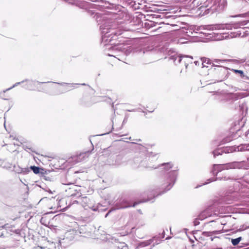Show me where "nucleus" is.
<instances>
[{
	"instance_id": "nucleus-1",
	"label": "nucleus",
	"mask_w": 249,
	"mask_h": 249,
	"mask_svg": "<svg viewBox=\"0 0 249 249\" xmlns=\"http://www.w3.org/2000/svg\"><path fill=\"white\" fill-rule=\"evenodd\" d=\"M249 168V164L246 161H233L226 164H214L213 168L212 173L214 176H217V174L223 170L231 169H248Z\"/></svg>"
},
{
	"instance_id": "nucleus-2",
	"label": "nucleus",
	"mask_w": 249,
	"mask_h": 249,
	"mask_svg": "<svg viewBox=\"0 0 249 249\" xmlns=\"http://www.w3.org/2000/svg\"><path fill=\"white\" fill-rule=\"evenodd\" d=\"M177 177V173L176 171L173 170L167 173L166 175V181L162 188H165V190L162 193L171 189L174 185Z\"/></svg>"
},
{
	"instance_id": "nucleus-3",
	"label": "nucleus",
	"mask_w": 249,
	"mask_h": 249,
	"mask_svg": "<svg viewBox=\"0 0 249 249\" xmlns=\"http://www.w3.org/2000/svg\"><path fill=\"white\" fill-rule=\"evenodd\" d=\"M102 34V38L106 41L109 40V42L112 40L115 36L121 35V33H117L114 29L105 28L103 25L100 26Z\"/></svg>"
},
{
	"instance_id": "nucleus-4",
	"label": "nucleus",
	"mask_w": 249,
	"mask_h": 249,
	"mask_svg": "<svg viewBox=\"0 0 249 249\" xmlns=\"http://www.w3.org/2000/svg\"><path fill=\"white\" fill-rule=\"evenodd\" d=\"M150 199H148L143 201L135 202L132 205L127 200L123 199L120 200L118 202H117L115 206L113 207V210H116L118 209H124L130 207H135L138 204L142 202H145L149 201Z\"/></svg>"
},
{
	"instance_id": "nucleus-5",
	"label": "nucleus",
	"mask_w": 249,
	"mask_h": 249,
	"mask_svg": "<svg viewBox=\"0 0 249 249\" xmlns=\"http://www.w3.org/2000/svg\"><path fill=\"white\" fill-rule=\"evenodd\" d=\"M233 25L230 24H222L207 25L204 30H231L233 27Z\"/></svg>"
},
{
	"instance_id": "nucleus-6",
	"label": "nucleus",
	"mask_w": 249,
	"mask_h": 249,
	"mask_svg": "<svg viewBox=\"0 0 249 249\" xmlns=\"http://www.w3.org/2000/svg\"><path fill=\"white\" fill-rule=\"evenodd\" d=\"M215 66L218 68L216 72L219 73V79L217 80V81L221 82L227 79L229 76L228 69L218 65H215Z\"/></svg>"
},
{
	"instance_id": "nucleus-7",
	"label": "nucleus",
	"mask_w": 249,
	"mask_h": 249,
	"mask_svg": "<svg viewBox=\"0 0 249 249\" xmlns=\"http://www.w3.org/2000/svg\"><path fill=\"white\" fill-rule=\"evenodd\" d=\"M227 5L226 0H213V9L217 12L223 10Z\"/></svg>"
},
{
	"instance_id": "nucleus-8",
	"label": "nucleus",
	"mask_w": 249,
	"mask_h": 249,
	"mask_svg": "<svg viewBox=\"0 0 249 249\" xmlns=\"http://www.w3.org/2000/svg\"><path fill=\"white\" fill-rule=\"evenodd\" d=\"M112 50L115 51H121L124 53L125 55H128L132 51L131 46H128L126 45H122L121 44H118L112 47Z\"/></svg>"
},
{
	"instance_id": "nucleus-9",
	"label": "nucleus",
	"mask_w": 249,
	"mask_h": 249,
	"mask_svg": "<svg viewBox=\"0 0 249 249\" xmlns=\"http://www.w3.org/2000/svg\"><path fill=\"white\" fill-rule=\"evenodd\" d=\"M247 147L245 145H240L238 146H231L225 148L223 152L225 153H230L236 151H243L247 149Z\"/></svg>"
},
{
	"instance_id": "nucleus-10",
	"label": "nucleus",
	"mask_w": 249,
	"mask_h": 249,
	"mask_svg": "<svg viewBox=\"0 0 249 249\" xmlns=\"http://www.w3.org/2000/svg\"><path fill=\"white\" fill-rule=\"evenodd\" d=\"M90 153L89 151L81 153L78 155L74 156L72 159L75 163L81 162L85 160L89 157Z\"/></svg>"
},
{
	"instance_id": "nucleus-11",
	"label": "nucleus",
	"mask_w": 249,
	"mask_h": 249,
	"mask_svg": "<svg viewBox=\"0 0 249 249\" xmlns=\"http://www.w3.org/2000/svg\"><path fill=\"white\" fill-rule=\"evenodd\" d=\"M225 61L224 60H221V59H214V60L212 61L210 60L209 58L203 57L201 58V62H202V67H208L206 65V64H212V66H215V65L214 63H215L216 64H220L221 63Z\"/></svg>"
},
{
	"instance_id": "nucleus-12",
	"label": "nucleus",
	"mask_w": 249,
	"mask_h": 249,
	"mask_svg": "<svg viewBox=\"0 0 249 249\" xmlns=\"http://www.w3.org/2000/svg\"><path fill=\"white\" fill-rule=\"evenodd\" d=\"M25 81H26V84L24 85V88L29 90H34L36 84L41 83L40 82H39L38 81L33 80H26Z\"/></svg>"
},
{
	"instance_id": "nucleus-13",
	"label": "nucleus",
	"mask_w": 249,
	"mask_h": 249,
	"mask_svg": "<svg viewBox=\"0 0 249 249\" xmlns=\"http://www.w3.org/2000/svg\"><path fill=\"white\" fill-rule=\"evenodd\" d=\"M88 198L87 197H80L78 200L71 201L70 203L71 205L80 204L83 207H85V204L88 202Z\"/></svg>"
},
{
	"instance_id": "nucleus-14",
	"label": "nucleus",
	"mask_w": 249,
	"mask_h": 249,
	"mask_svg": "<svg viewBox=\"0 0 249 249\" xmlns=\"http://www.w3.org/2000/svg\"><path fill=\"white\" fill-rule=\"evenodd\" d=\"M170 59L172 60L175 64L177 65L180 63L183 60V55H180V54L175 53L174 54L170 56Z\"/></svg>"
},
{
	"instance_id": "nucleus-15",
	"label": "nucleus",
	"mask_w": 249,
	"mask_h": 249,
	"mask_svg": "<svg viewBox=\"0 0 249 249\" xmlns=\"http://www.w3.org/2000/svg\"><path fill=\"white\" fill-rule=\"evenodd\" d=\"M182 61L184 63L185 67L187 68L189 64L192 63L193 57L189 55H183V60Z\"/></svg>"
},
{
	"instance_id": "nucleus-16",
	"label": "nucleus",
	"mask_w": 249,
	"mask_h": 249,
	"mask_svg": "<svg viewBox=\"0 0 249 249\" xmlns=\"http://www.w3.org/2000/svg\"><path fill=\"white\" fill-rule=\"evenodd\" d=\"M173 164L171 162L164 163L160 166L161 169H164L165 172H167L172 167Z\"/></svg>"
},
{
	"instance_id": "nucleus-17",
	"label": "nucleus",
	"mask_w": 249,
	"mask_h": 249,
	"mask_svg": "<svg viewBox=\"0 0 249 249\" xmlns=\"http://www.w3.org/2000/svg\"><path fill=\"white\" fill-rule=\"evenodd\" d=\"M207 210H205L204 211L202 212L199 215H198V218L200 220H203L207 218L208 216H211V214H210L208 213Z\"/></svg>"
},
{
	"instance_id": "nucleus-18",
	"label": "nucleus",
	"mask_w": 249,
	"mask_h": 249,
	"mask_svg": "<svg viewBox=\"0 0 249 249\" xmlns=\"http://www.w3.org/2000/svg\"><path fill=\"white\" fill-rule=\"evenodd\" d=\"M229 179H230V178H227L226 177H224V178L217 177V178H216L214 179L210 178L208 180H209V182H212V181H213L214 180H222V179H224L225 180H228ZM208 183H209V182H206L205 183H204L203 184H207Z\"/></svg>"
},
{
	"instance_id": "nucleus-19",
	"label": "nucleus",
	"mask_w": 249,
	"mask_h": 249,
	"mask_svg": "<svg viewBox=\"0 0 249 249\" xmlns=\"http://www.w3.org/2000/svg\"><path fill=\"white\" fill-rule=\"evenodd\" d=\"M242 237H239L235 239H231V243L233 245L236 246L238 244V243L240 242V241L241 240Z\"/></svg>"
},
{
	"instance_id": "nucleus-20",
	"label": "nucleus",
	"mask_w": 249,
	"mask_h": 249,
	"mask_svg": "<svg viewBox=\"0 0 249 249\" xmlns=\"http://www.w3.org/2000/svg\"><path fill=\"white\" fill-rule=\"evenodd\" d=\"M31 169L33 171V172L36 174H38L40 172V170L41 169L38 167H36L35 166H31L30 167Z\"/></svg>"
},
{
	"instance_id": "nucleus-21",
	"label": "nucleus",
	"mask_w": 249,
	"mask_h": 249,
	"mask_svg": "<svg viewBox=\"0 0 249 249\" xmlns=\"http://www.w3.org/2000/svg\"><path fill=\"white\" fill-rule=\"evenodd\" d=\"M223 152H224L223 150L222 149L215 150L213 152V157L215 158L216 156L222 155Z\"/></svg>"
},
{
	"instance_id": "nucleus-22",
	"label": "nucleus",
	"mask_w": 249,
	"mask_h": 249,
	"mask_svg": "<svg viewBox=\"0 0 249 249\" xmlns=\"http://www.w3.org/2000/svg\"><path fill=\"white\" fill-rule=\"evenodd\" d=\"M231 71H233V72H234L235 73L239 74L241 77L245 76V74H244L243 71H242L241 70L231 69Z\"/></svg>"
},
{
	"instance_id": "nucleus-23",
	"label": "nucleus",
	"mask_w": 249,
	"mask_h": 249,
	"mask_svg": "<svg viewBox=\"0 0 249 249\" xmlns=\"http://www.w3.org/2000/svg\"><path fill=\"white\" fill-rule=\"evenodd\" d=\"M24 82V81H21V82H17V83H15V84H14V85L12 87H11V88H10L7 89L6 90V91H7V90H10V89H13V88H14V87H16V86H17L18 85H19L20 84L23 83Z\"/></svg>"
},
{
	"instance_id": "nucleus-24",
	"label": "nucleus",
	"mask_w": 249,
	"mask_h": 249,
	"mask_svg": "<svg viewBox=\"0 0 249 249\" xmlns=\"http://www.w3.org/2000/svg\"><path fill=\"white\" fill-rule=\"evenodd\" d=\"M76 85L86 86V84H85V83H83V84H72L71 85V87L72 88H76Z\"/></svg>"
},
{
	"instance_id": "nucleus-25",
	"label": "nucleus",
	"mask_w": 249,
	"mask_h": 249,
	"mask_svg": "<svg viewBox=\"0 0 249 249\" xmlns=\"http://www.w3.org/2000/svg\"><path fill=\"white\" fill-rule=\"evenodd\" d=\"M199 220L200 219H199L198 217L197 218L195 219V220L194 221V225L195 226H197V225H199Z\"/></svg>"
},
{
	"instance_id": "nucleus-26",
	"label": "nucleus",
	"mask_w": 249,
	"mask_h": 249,
	"mask_svg": "<svg viewBox=\"0 0 249 249\" xmlns=\"http://www.w3.org/2000/svg\"><path fill=\"white\" fill-rule=\"evenodd\" d=\"M153 49V48H152V47H148L146 49H144V50L143 51V53H145V52H148V51H151Z\"/></svg>"
},
{
	"instance_id": "nucleus-27",
	"label": "nucleus",
	"mask_w": 249,
	"mask_h": 249,
	"mask_svg": "<svg viewBox=\"0 0 249 249\" xmlns=\"http://www.w3.org/2000/svg\"><path fill=\"white\" fill-rule=\"evenodd\" d=\"M114 211V210H113V208H111V210H110L109 211V212H108V213L106 214V215H105V217H107L109 213H111V212L112 211Z\"/></svg>"
},
{
	"instance_id": "nucleus-28",
	"label": "nucleus",
	"mask_w": 249,
	"mask_h": 249,
	"mask_svg": "<svg viewBox=\"0 0 249 249\" xmlns=\"http://www.w3.org/2000/svg\"><path fill=\"white\" fill-rule=\"evenodd\" d=\"M241 78L244 80H249V78L248 76L245 75V76L244 77H241Z\"/></svg>"
},
{
	"instance_id": "nucleus-29",
	"label": "nucleus",
	"mask_w": 249,
	"mask_h": 249,
	"mask_svg": "<svg viewBox=\"0 0 249 249\" xmlns=\"http://www.w3.org/2000/svg\"><path fill=\"white\" fill-rule=\"evenodd\" d=\"M4 92H5V91H3V93H0V97L4 100H6L7 99L6 98H4V97H2V95H3L4 94Z\"/></svg>"
},
{
	"instance_id": "nucleus-30",
	"label": "nucleus",
	"mask_w": 249,
	"mask_h": 249,
	"mask_svg": "<svg viewBox=\"0 0 249 249\" xmlns=\"http://www.w3.org/2000/svg\"><path fill=\"white\" fill-rule=\"evenodd\" d=\"M20 230H19V229H17V230H16L15 231V232H16V233H17V234H19V233H20Z\"/></svg>"
},
{
	"instance_id": "nucleus-31",
	"label": "nucleus",
	"mask_w": 249,
	"mask_h": 249,
	"mask_svg": "<svg viewBox=\"0 0 249 249\" xmlns=\"http://www.w3.org/2000/svg\"><path fill=\"white\" fill-rule=\"evenodd\" d=\"M70 232H71V231L66 232L65 233V236H66L67 237L68 236V235L70 234Z\"/></svg>"
},
{
	"instance_id": "nucleus-32",
	"label": "nucleus",
	"mask_w": 249,
	"mask_h": 249,
	"mask_svg": "<svg viewBox=\"0 0 249 249\" xmlns=\"http://www.w3.org/2000/svg\"><path fill=\"white\" fill-rule=\"evenodd\" d=\"M201 33H203V34L206 35V36H207L208 35H211L210 33H206V32H201Z\"/></svg>"
},
{
	"instance_id": "nucleus-33",
	"label": "nucleus",
	"mask_w": 249,
	"mask_h": 249,
	"mask_svg": "<svg viewBox=\"0 0 249 249\" xmlns=\"http://www.w3.org/2000/svg\"><path fill=\"white\" fill-rule=\"evenodd\" d=\"M194 63L195 64V65H196V66H197V65H199V62H198L197 61H194Z\"/></svg>"
},
{
	"instance_id": "nucleus-34",
	"label": "nucleus",
	"mask_w": 249,
	"mask_h": 249,
	"mask_svg": "<svg viewBox=\"0 0 249 249\" xmlns=\"http://www.w3.org/2000/svg\"><path fill=\"white\" fill-rule=\"evenodd\" d=\"M57 84H59V85H64L67 84V83H57Z\"/></svg>"
},
{
	"instance_id": "nucleus-35",
	"label": "nucleus",
	"mask_w": 249,
	"mask_h": 249,
	"mask_svg": "<svg viewBox=\"0 0 249 249\" xmlns=\"http://www.w3.org/2000/svg\"><path fill=\"white\" fill-rule=\"evenodd\" d=\"M164 50H165L164 48H160V52L164 53Z\"/></svg>"
},
{
	"instance_id": "nucleus-36",
	"label": "nucleus",
	"mask_w": 249,
	"mask_h": 249,
	"mask_svg": "<svg viewBox=\"0 0 249 249\" xmlns=\"http://www.w3.org/2000/svg\"><path fill=\"white\" fill-rule=\"evenodd\" d=\"M156 238H157L156 237H154V238H153L152 239H151V240H150V241H151V242H152V241H154V240H155Z\"/></svg>"
},
{
	"instance_id": "nucleus-37",
	"label": "nucleus",
	"mask_w": 249,
	"mask_h": 249,
	"mask_svg": "<svg viewBox=\"0 0 249 249\" xmlns=\"http://www.w3.org/2000/svg\"><path fill=\"white\" fill-rule=\"evenodd\" d=\"M108 55H109V56H114V57H115V55H113V54H108Z\"/></svg>"
},
{
	"instance_id": "nucleus-38",
	"label": "nucleus",
	"mask_w": 249,
	"mask_h": 249,
	"mask_svg": "<svg viewBox=\"0 0 249 249\" xmlns=\"http://www.w3.org/2000/svg\"><path fill=\"white\" fill-rule=\"evenodd\" d=\"M162 233L163 234V236H162V238H163V237H164V231H163V233Z\"/></svg>"
},
{
	"instance_id": "nucleus-39",
	"label": "nucleus",
	"mask_w": 249,
	"mask_h": 249,
	"mask_svg": "<svg viewBox=\"0 0 249 249\" xmlns=\"http://www.w3.org/2000/svg\"><path fill=\"white\" fill-rule=\"evenodd\" d=\"M170 238V237H167V238H166V240H167V239H169Z\"/></svg>"
},
{
	"instance_id": "nucleus-40",
	"label": "nucleus",
	"mask_w": 249,
	"mask_h": 249,
	"mask_svg": "<svg viewBox=\"0 0 249 249\" xmlns=\"http://www.w3.org/2000/svg\"><path fill=\"white\" fill-rule=\"evenodd\" d=\"M231 96H235V95H234V94H231Z\"/></svg>"
},
{
	"instance_id": "nucleus-41",
	"label": "nucleus",
	"mask_w": 249,
	"mask_h": 249,
	"mask_svg": "<svg viewBox=\"0 0 249 249\" xmlns=\"http://www.w3.org/2000/svg\"><path fill=\"white\" fill-rule=\"evenodd\" d=\"M96 210H96V209H93V211H96Z\"/></svg>"
},
{
	"instance_id": "nucleus-42",
	"label": "nucleus",
	"mask_w": 249,
	"mask_h": 249,
	"mask_svg": "<svg viewBox=\"0 0 249 249\" xmlns=\"http://www.w3.org/2000/svg\"><path fill=\"white\" fill-rule=\"evenodd\" d=\"M222 249L221 248H218V249Z\"/></svg>"
}]
</instances>
